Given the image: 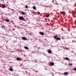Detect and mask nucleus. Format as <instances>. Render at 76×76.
<instances>
[{
	"label": "nucleus",
	"mask_w": 76,
	"mask_h": 76,
	"mask_svg": "<svg viewBox=\"0 0 76 76\" xmlns=\"http://www.w3.org/2000/svg\"><path fill=\"white\" fill-rule=\"evenodd\" d=\"M54 38L55 39H56L57 40H60L61 39L59 37H57V36H55V37H54Z\"/></svg>",
	"instance_id": "f257e3e1"
},
{
	"label": "nucleus",
	"mask_w": 76,
	"mask_h": 76,
	"mask_svg": "<svg viewBox=\"0 0 76 76\" xmlns=\"http://www.w3.org/2000/svg\"><path fill=\"white\" fill-rule=\"evenodd\" d=\"M19 19L20 20H24V18L22 17H19Z\"/></svg>",
	"instance_id": "f03ea898"
},
{
	"label": "nucleus",
	"mask_w": 76,
	"mask_h": 76,
	"mask_svg": "<svg viewBox=\"0 0 76 76\" xmlns=\"http://www.w3.org/2000/svg\"><path fill=\"white\" fill-rule=\"evenodd\" d=\"M64 75H65V76H67V75H69V73L66 72H64Z\"/></svg>",
	"instance_id": "7ed1b4c3"
},
{
	"label": "nucleus",
	"mask_w": 76,
	"mask_h": 76,
	"mask_svg": "<svg viewBox=\"0 0 76 76\" xmlns=\"http://www.w3.org/2000/svg\"><path fill=\"white\" fill-rule=\"evenodd\" d=\"M60 13H61V14H62V15H65V14L66 13V12L65 11H61V12Z\"/></svg>",
	"instance_id": "20e7f679"
},
{
	"label": "nucleus",
	"mask_w": 76,
	"mask_h": 76,
	"mask_svg": "<svg viewBox=\"0 0 76 76\" xmlns=\"http://www.w3.org/2000/svg\"><path fill=\"white\" fill-rule=\"evenodd\" d=\"M48 52L49 54H51V53H52V51L51 50H48Z\"/></svg>",
	"instance_id": "39448f33"
},
{
	"label": "nucleus",
	"mask_w": 76,
	"mask_h": 76,
	"mask_svg": "<svg viewBox=\"0 0 76 76\" xmlns=\"http://www.w3.org/2000/svg\"><path fill=\"white\" fill-rule=\"evenodd\" d=\"M39 34H40V35H44V32H39Z\"/></svg>",
	"instance_id": "423d86ee"
},
{
	"label": "nucleus",
	"mask_w": 76,
	"mask_h": 76,
	"mask_svg": "<svg viewBox=\"0 0 76 76\" xmlns=\"http://www.w3.org/2000/svg\"><path fill=\"white\" fill-rule=\"evenodd\" d=\"M64 59L65 60H70V59H69V58L67 57L64 58Z\"/></svg>",
	"instance_id": "0eeeda50"
},
{
	"label": "nucleus",
	"mask_w": 76,
	"mask_h": 76,
	"mask_svg": "<svg viewBox=\"0 0 76 76\" xmlns=\"http://www.w3.org/2000/svg\"><path fill=\"white\" fill-rule=\"evenodd\" d=\"M5 7H6V6L5 5H4V4H3L2 8L4 9V8H5Z\"/></svg>",
	"instance_id": "6e6552de"
},
{
	"label": "nucleus",
	"mask_w": 76,
	"mask_h": 76,
	"mask_svg": "<svg viewBox=\"0 0 76 76\" xmlns=\"http://www.w3.org/2000/svg\"><path fill=\"white\" fill-rule=\"evenodd\" d=\"M22 39H23V40H25L26 39V37H23L22 38Z\"/></svg>",
	"instance_id": "1a4fd4ad"
},
{
	"label": "nucleus",
	"mask_w": 76,
	"mask_h": 76,
	"mask_svg": "<svg viewBox=\"0 0 76 76\" xmlns=\"http://www.w3.org/2000/svg\"><path fill=\"white\" fill-rule=\"evenodd\" d=\"M24 48L26 49V50H29V48L27 46L24 47Z\"/></svg>",
	"instance_id": "9d476101"
},
{
	"label": "nucleus",
	"mask_w": 76,
	"mask_h": 76,
	"mask_svg": "<svg viewBox=\"0 0 76 76\" xmlns=\"http://www.w3.org/2000/svg\"><path fill=\"white\" fill-rule=\"evenodd\" d=\"M50 64L52 65V66H53V65H54V63L53 62H52L50 63Z\"/></svg>",
	"instance_id": "9b49d317"
},
{
	"label": "nucleus",
	"mask_w": 76,
	"mask_h": 76,
	"mask_svg": "<svg viewBox=\"0 0 76 76\" xmlns=\"http://www.w3.org/2000/svg\"><path fill=\"white\" fill-rule=\"evenodd\" d=\"M10 71H13V69L11 68H10Z\"/></svg>",
	"instance_id": "f8f14e48"
},
{
	"label": "nucleus",
	"mask_w": 76,
	"mask_h": 76,
	"mask_svg": "<svg viewBox=\"0 0 76 76\" xmlns=\"http://www.w3.org/2000/svg\"><path fill=\"white\" fill-rule=\"evenodd\" d=\"M33 9L34 10H35V9H36V7L35 6H34L33 7Z\"/></svg>",
	"instance_id": "ddd939ff"
},
{
	"label": "nucleus",
	"mask_w": 76,
	"mask_h": 76,
	"mask_svg": "<svg viewBox=\"0 0 76 76\" xmlns=\"http://www.w3.org/2000/svg\"><path fill=\"white\" fill-rule=\"evenodd\" d=\"M50 16V14H49L48 15H46V18H48L49 16Z\"/></svg>",
	"instance_id": "4468645a"
},
{
	"label": "nucleus",
	"mask_w": 76,
	"mask_h": 76,
	"mask_svg": "<svg viewBox=\"0 0 76 76\" xmlns=\"http://www.w3.org/2000/svg\"><path fill=\"white\" fill-rule=\"evenodd\" d=\"M22 15H25V12H22Z\"/></svg>",
	"instance_id": "2eb2a0df"
},
{
	"label": "nucleus",
	"mask_w": 76,
	"mask_h": 76,
	"mask_svg": "<svg viewBox=\"0 0 76 76\" xmlns=\"http://www.w3.org/2000/svg\"><path fill=\"white\" fill-rule=\"evenodd\" d=\"M6 20L7 22H9L10 21H9V20L7 19H6Z\"/></svg>",
	"instance_id": "dca6fc26"
},
{
	"label": "nucleus",
	"mask_w": 76,
	"mask_h": 76,
	"mask_svg": "<svg viewBox=\"0 0 76 76\" xmlns=\"http://www.w3.org/2000/svg\"><path fill=\"white\" fill-rule=\"evenodd\" d=\"M17 60H20V58H17Z\"/></svg>",
	"instance_id": "f3484780"
},
{
	"label": "nucleus",
	"mask_w": 76,
	"mask_h": 76,
	"mask_svg": "<svg viewBox=\"0 0 76 76\" xmlns=\"http://www.w3.org/2000/svg\"><path fill=\"white\" fill-rule=\"evenodd\" d=\"M73 70H75V72H76V68H75L73 69Z\"/></svg>",
	"instance_id": "a211bd4d"
},
{
	"label": "nucleus",
	"mask_w": 76,
	"mask_h": 76,
	"mask_svg": "<svg viewBox=\"0 0 76 76\" xmlns=\"http://www.w3.org/2000/svg\"><path fill=\"white\" fill-rule=\"evenodd\" d=\"M69 65L70 66H72L73 64H69Z\"/></svg>",
	"instance_id": "6ab92c4d"
},
{
	"label": "nucleus",
	"mask_w": 76,
	"mask_h": 76,
	"mask_svg": "<svg viewBox=\"0 0 76 76\" xmlns=\"http://www.w3.org/2000/svg\"><path fill=\"white\" fill-rule=\"evenodd\" d=\"M0 7H2V5H0Z\"/></svg>",
	"instance_id": "aec40b11"
},
{
	"label": "nucleus",
	"mask_w": 76,
	"mask_h": 76,
	"mask_svg": "<svg viewBox=\"0 0 76 76\" xmlns=\"http://www.w3.org/2000/svg\"><path fill=\"white\" fill-rule=\"evenodd\" d=\"M26 8H28V7L27 6H25Z\"/></svg>",
	"instance_id": "412c9836"
},
{
	"label": "nucleus",
	"mask_w": 76,
	"mask_h": 76,
	"mask_svg": "<svg viewBox=\"0 0 76 76\" xmlns=\"http://www.w3.org/2000/svg\"><path fill=\"white\" fill-rule=\"evenodd\" d=\"M1 27H2V28H4V26H2Z\"/></svg>",
	"instance_id": "4be33fe9"
},
{
	"label": "nucleus",
	"mask_w": 76,
	"mask_h": 76,
	"mask_svg": "<svg viewBox=\"0 0 76 76\" xmlns=\"http://www.w3.org/2000/svg\"><path fill=\"white\" fill-rule=\"evenodd\" d=\"M29 35H32V33H30Z\"/></svg>",
	"instance_id": "5701e85b"
},
{
	"label": "nucleus",
	"mask_w": 76,
	"mask_h": 76,
	"mask_svg": "<svg viewBox=\"0 0 76 76\" xmlns=\"http://www.w3.org/2000/svg\"><path fill=\"white\" fill-rule=\"evenodd\" d=\"M45 70H47V69L46 68H45Z\"/></svg>",
	"instance_id": "b1692460"
},
{
	"label": "nucleus",
	"mask_w": 76,
	"mask_h": 76,
	"mask_svg": "<svg viewBox=\"0 0 76 76\" xmlns=\"http://www.w3.org/2000/svg\"><path fill=\"white\" fill-rule=\"evenodd\" d=\"M38 14H39L40 13V12H38Z\"/></svg>",
	"instance_id": "393cba45"
},
{
	"label": "nucleus",
	"mask_w": 76,
	"mask_h": 76,
	"mask_svg": "<svg viewBox=\"0 0 76 76\" xmlns=\"http://www.w3.org/2000/svg\"><path fill=\"white\" fill-rule=\"evenodd\" d=\"M76 21H75V22H74L75 23H76Z\"/></svg>",
	"instance_id": "a878e982"
}]
</instances>
